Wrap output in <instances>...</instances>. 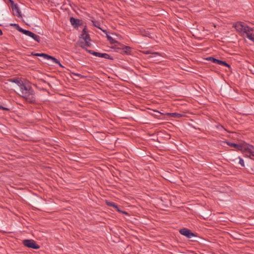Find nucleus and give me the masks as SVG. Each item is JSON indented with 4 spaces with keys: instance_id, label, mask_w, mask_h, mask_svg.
<instances>
[{
    "instance_id": "obj_1",
    "label": "nucleus",
    "mask_w": 254,
    "mask_h": 254,
    "mask_svg": "<svg viewBox=\"0 0 254 254\" xmlns=\"http://www.w3.org/2000/svg\"><path fill=\"white\" fill-rule=\"evenodd\" d=\"M19 95L30 103H35L36 99L34 91L32 87L28 84L22 82L19 87Z\"/></svg>"
},
{
    "instance_id": "obj_2",
    "label": "nucleus",
    "mask_w": 254,
    "mask_h": 254,
    "mask_svg": "<svg viewBox=\"0 0 254 254\" xmlns=\"http://www.w3.org/2000/svg\"><path fill=\"white\" fill-rule=\"evenodd\" d=\"M225 142L228 145L235 148L237 150L241 151L243 152L248 153L249 155L246 154V156L254 160V147L253 145L248 144L246 143L236 144L227 141Z\"/></svg>"
},
{
    "instance_id": "obj_3",
    "label": "nucleus",
    "mask_w": 254,
    "mask_h": 254,
    "mask_svg": "<svg viewBox=\"0 0 254 254\" xmlns=\"http://www.w3.org/2000/svg\"><path fill=\"white\" fill-rule=\"evenodd\" d=\"M233 27L236 29L238 33L242 35L244 34H246L248 32H252L253 31L252 28L247 25L245 23L240 21L234 23L233 24Z\"/></svg>"
},
{
    "instance_id": "obj_4",
    "label": "nucleus",
    "mask_w": 254,
    "mask_h": 254,
    "mask_svg": "<svg viewBox=\"0 0 254 254\" xmlns=\"http://www.w3.org/2000/svg\"><path fill=\"white\" fill-rule=\"evenodd\" d=\"M81 37L84 40V42H80L79 46L83 49H84L85 46L90 47L91 45L89 42L91 39L89 34L87 33L86 26L82 30Z\"/></svg>"
},
{
    "instance_id": "obj_5",
    "label": "nucleus",
    "mask_w": 254,
    "mask_h": 254,
    "mask_svg": "<svg viewBox=\"0 0 254 254\" xmlns=\"http://www.w3.org/2000/svg\"><path fill=\"white\" fill-rule=\"evenodd\" d=\"M22 244L26 247L33 249H38L40 248L39 246L33 240L25 239L23 240Z\"/></svg>"
},
{
    "instance_id": "obj_6",
    "label": "nucleus",
    "mask_w": 254,
    "mask_h": 254,
    "mask_svg": "<svg viewBox=\"0 0 254 254\" xmlns=\"http://www.w3.org/2000/svg\"><path fill=\"white\" fill-rule=\"evenodd\" d=\"M37 57H42L47 60H51L54 63L58 64L61 67H64V66L60 63V61L54 57L50 56L45 53H39L37 54Z\"/></svg>"
},
{
    "instance_id": "obj_7",
    "label": "nucleus",
    "mask_w": 254,
    "mask_h": 254,
    "mask_svg": "<svg viewBox=\"0 0 254 254\" xmlns=\"http://www.w3.org/2000/svg\"><path fill=\"white\" fill-rule=\"evenodd\" d=\"M179 232L181 235L187 237L189 239H190L192 237L195 236V235L193 233L187 228L181 229L179 230Z\"/></svg>"
},
{
    "instance_id": "obj_8",
    "label": "nucleus",
    "mask_w": 254,
    "mask_h": 254,
    "mask_svg": "<svg viewBox=\"0 0 254 254\" xmlns=\"http://www.w3.org/2000/svg\"><path fill=\"white\" fill-rule=\"evenodd\" d=\"M70 22L71 24L74 28H78V26L82 25L83 24V21L82 20L76 19L73 17L70 18Z\"/></svg>"
},
{
    "instance_id": "obj_9",
    "label": "nucleus",
    "mask_w": 254,
    "mask_h": 254,
    "mask_svg": "<svg viewBox=\"0 0 254 254\" xmlns=\"http://www.w3.org/2000/svg\"><path fill=\"white\" fill-rule=\"evenodd\" d=\"M25 35L32 38L35 41H36L38 43H40L41 41V38L39 35H36L35 33L29 30H27Z\"/></svg>"
},
{
    "instance_id": "obj_10",
    "label": "nucleus",
    "mask_w": 254,
    "mask_h": 254,
    "mask_svg": "<svg viewBox=\"0 0 254 254\" xmlns=\"http://www.w3.org/2000/svg\"><path fill=\"white\" fill-rule=\"evenodd\" d=\"M93 55L95 56H96V57L103 58H105L106 59H109V60H113V58L112 57H110V56L107 53H101L97 52V53H94Z\"/></svg>"
},
{
    "instance_id": "obj_11",
    "label": "nucleus",
    "mask_w": 254,
    "mask_h": 254,
    "mask_svg": "<svg viewBox=\"0 0 254 254\" xmlns=\"http://www.w3.org/2000/svg\"><path fill=\"white\" fill-rule=\"evenodd\" d=\"M106 203L108 206H112V207L115 208L118 211L122 212L123 213L127 214V212H126L125 211H122L121 210H120L119 207L114 202L106 201Z\"/></svg>"
},
{
    "instance_id": "obj_12",
    "label": "nucleus",
    "mask_w": 254,
    "mask_h": 254,
    "mask_svg": "<svg viewBox=\"0 0 254 254\" xmlns=\"http://www.w3.org/2000/svg\"><path fill=\"white\" fill-rule=\"evenodd\" d=\"M12 10L13 11V15L19 18L22 17V14L17 5H14V7H13Z\"/></svg>"
},
{
    "instance_id": "obj_13",
    "label": "nucleus",
    "mask_w": 254,
    "mask_h": 254,
    "mask_svg": "<svg viewBox=\"0 0 254 254\" xmlns=\"http://www.w3.org/2000/svg\"><path fill=\"white\" fill-rule=\"evenodd\" d=\"M102 31L106 34V37L108 40L109 41L111 44H114L116 43H118V42L115 40H114L112 37L108 34V32L106 30H102Z\"/></svg>"
},
{
    "instance_id": "obj_14",
    "label": "nucleus",
    "mask_w": 254,
    "mask_h": 254,
    "mask_svg": "<svg viewBox=\"0 0 254 254\" xmlns=\"http://www.w3.org/2000/svg\"><path fill=\"white\" fill-rule=\"evenodd\" d=\"M9 81L11 82L16 83L19 87H20V84L23 82V81L19 78H10L9 79Z\"/></svg>"
},
{
    "instance_id": "obj_15",
    "label": "nucleus",
    "mask_w": 254,
    "mask_h": 254,
    "mask_svg": "<svg viewBox=\"0 0 254 254\" xmlns=\"http://www.w3.org/2000/svg\"><path fill=\"white\" fill-rule=\"evenodd\" d=\"M166 115L171 118H180L183 116V115L177 113H167Z\"/></svg>"
},
{
    "instance_id": "obj_16",
    "label": "nucleus",
    "mask_w": 254,
    "mask_h": 254,
    "mask_svg": "<svg viewBox=\"0 0 254 254\" xmlns=\"http://www.w3.org/2000/svg\"><path fill=\"white\" fill-rule=\"evenodd\" d=\"M216 64H217L222 65L223 66H227L229 68H231L230 65L225 61H221L217 59Z\"/></svg>"
},
{
    "instance_id": "obj_17",
    "label": "nucleus",
    "mask_w": 254,
    "mask_h": 254,
    "mask_svg": "<svg viewBox=\"0 0 254 254\" xmlns=\"http://www.w3.org/2000/svg\"><path fill=\"white\" fill-rule=\"evenodd\" d=\"M123 52L124 54H130L131 52V48L128 46H125L123 48Z\"/></svg>"
},
{
    "instance_id": "obj_18",
    "label": "nucleus",
    "mask_w": 254,
    "mask_h": 254,
    "mask_svg": "<svg viewBox=\"0 0 254 254\" xmlns=\"http://www.w3.org/2000/svg\"><path fill=\"white\" fill-rule=\"evenodd\" d=\"M14 27L17 30L22 33L24 34H25V33L27 31V30H25V29L22 28L21 27H20L19 26V25L18 24H16V26H15Z\"/></svg>"
},
{
    "instance_id": "obj_19",
    "label": "nucleus",
    "mask_w": 254,
    "mask_h": 254,
    "mask_svg": "<svg viewBox=\"0 0 254 254\" xmlns=\"http://www.w3.org/2000/svg\"><path fill=\"white\" fill-rule=\"evenodd\" d=\"M14 27L17 30L22 33L24 34H25V33L27 31V30H25V29L22 28L21 27H20L19 26V25L18 24H16V26H15Z\"/></svg>"
},
{
    "instance_id": "obj_20",
    "label": "nucleus",
    "mask_w": 254,
    "mask_h": 254,
    "mask_svg": "<svg viewBox=\"0 0 254 254\" xmlns=\"http://www.w3.org/2000/svg\"><path fill=\"white\" fill-rule=\"evenodd\" d=\"M247 37L253 42L254 43V35H253L252 32H248L246 34Z\"/></svg>"
},
{
    "instance_id": "obj_21",
    "label": "nucleus",
    "mask_w": 254,
    "mask_h": 254,
    "mask_svg": "<svg viewBox=\"0 0 254 254\" xmlns=\"http://www.w3.org/2000/svg\"><path fill=\"white\" fill-rule=\"evenodd\" d=\"M92 23H93V25L95 27H97V28H98L100 29L101 30H103V29H102L100 27V22H99V21L92 20Z\"/></svg>"
},
{
    "instance_id": "obj_22",
    "label": "nucleus",
    "mask_w": 254,
    "mask_h": 254,
    "mask_svg": "<svg viewBox=\"0 0 254 254\" xmlns=\"http://www.w3.org/2000/svg\"><path fill=\"white\" fill-rule=\"evenodd\" d=\"M206 60L209 61H211V62L216 64V61L217 59L212 57H209L207 58H206Z\"/></svg>"
},
{
    "instance_id": "obj_23",
    "label": "nucleus",
    "mask_w": 254,
    "mask_h": 254,
    "mask_svg": "<svg viewBox=\"0 0 254 254\" xmlns=\"http://www.w3.org/2000/svg\"><path fill=\"white\" fill-rule=\"evenodd\" d=\"M238 159L239 160V163L242 166V167H244V160L243 159L241 158L240 157H238Z\"/></svg>"
},
{
    "instance_id": "obj_24",
    "label": "nucleus",
    "mask_w": 254,
    "mask_h": 254,
    "mask_svg": "<svg viewBox=\"0 0 254 254\" xmlns=\"http://www.w3.org/2000/svg\"><path fill=\"white\" fill-rule=\"evenodd\" d=\"M156 55L159 56V54L158 53L155 52L152 54V55L148 57V59H152L153 58H154Z\"/></svg>"
},
{
    "instance_id": "obj_25",
    "label": "nucleus",
    "mask_w": 254,
    "mask_h": 254,
    "mask_svg": "<svg viewBox=\"0 0 254 254\" xmlns=\"http://www.w3.org/2000/svg\"><path fill=\"white\" fill-rule=\"evenodd\" d=\"M10 2L12 9H13V7H14V5H17L16 3H14V1L11 0H10Z\"/></svg>"
},
{
    "instance_id": "obj_26",
    "label": "nucleus",
    "mask_w": 254,
    "mask_h": 254,
    "mask_svg": "<svg viewBox=\"0 0 254 254\" xmlns=\"http://www.w3.org/2000/svg\"><path fill=\"white\" fill-rule=\"evenodd\" d=\"M84 49H85V50H86L87 52H88L89 53H90V54H92V55H93V53H97L96 52L93 51H92V50H88L87 49H85V48H84Z\"/></svg>"
},
{
    "instance_id": "obj_27",
    "label": "nucleus",
    "mask_w": 254,
    "mask_h": 254,
    "mask_svg": "<svg viewBox=\"0 0 254 254\" xmlns=\"http://www.w3.org/2000/svg\"><path fill=\"white\" fill-rule=\"evenodd\" d=\"M2 110H6V111H9V109L6 107H4L2 106Z\"/></svg>"
},
{
    "instance_id": "obj_28",
    "label": "nucleus",
    "mask_w": 254,
    "mask_h": 254,
    "mask_svg": "<svg viewBox=\"0 0 254 254\" xmlns=\"http://www.w3.org/2000/svg\"><path fill=\"white\" fill-rule=\"evenodd\" d=\"M37 54L38 53H35L34 52L31 53L32 55L34 56H37Z\"/></svg>"
},
{
    "instance_id": "obj_29",
    "label": "nucleus",
    "mask_w": 254,
    "mask_h": 254,
    "mask_svg": "<svg viewBox=\"0 0 254 254\" xmlns=\"http://www.w3.org/2000/svg\"><path fill=\"white\" fill-rule=\"evenodd\" d=\"M10 25L11 26L15 27V26H16V23H11L10 24Z\"/></svg>"
},
{
    "instance_id": "obj_30",
    "label": "nucleus",
    "mask_w": 254,
    "mask_h": 254,
    "mask_svg": "<svg viewBox=\"0 0 254 254\" xmlns=\"http://www.w3.org/2000/svg\"><path fill=\"white\" fill-rule=\"evenodd\" d=\"M2 35V32L1 30L0 29V36H1Z\"/></svg>"
},
{
    "instance_id": "obj_31",
    "label": "nucleus",
    "mask_w": 254,
    "mask_h": 254,
    "mask_svg": "<svg viewBox=\"0 0 254 254\" xmlns=\"http://www.w3.org/2000/svg\"><path fill=\"white\" fill-rule=\"evenodd\" d=\"M145 53L146 54H150V52H149V51H146V52H145Z\"/></svg>"
},
{
    "instance_id": "obj_32",
    "label": "nucleus",
    "mask_w": 254,
    "mask_h": 254,
    "mask_svg": "<svg viewBox=\"0 0 254 254\" xmlns=\"http://www.w3.org/2000/svg\"><path fill=\"white\" fill-rule=\"evenodd\" d=\"M75 75H77V76H81V75L80 74H78V73H77V74H75Z\"/></svg>"
},
{
    "instance_id": "obj_33",
    "label": "nucleus",
    "mask_w": 254,
    "mask_h": 254,
    "mask_svg": "<svg viewBox=\"0 0 254 254\" xmlns=\"http://www.w3.org/2000/svg\"><path fill=\"white\" fill-rule=\"evenodd\" d=\"M2 106L1 105H0V110H2Z\"/></svg>"
}]
</instances>
